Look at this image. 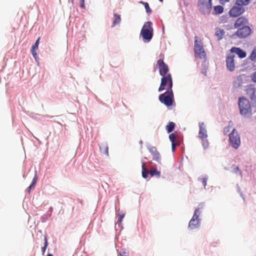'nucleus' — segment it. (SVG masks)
<instances>
[{"label": "nucleus", "instance_id": "nucleus-36", "mask_svg": "<svg viewBox=\"0 0 256 256\" xmlns=\"http://www.w3.org/2000/svg\"><path fill=\"white\" fill-rule=\"evenodd\" d=\"M233 172L235 174H238L241 176H242V172L240 170L238 166H236L233 169Z\"/></svg>", "mask_w": 256, "mask_h": 256}, {"label": "nucleus", "instance_id": "nucleus-6", "mask_svg": "<svg viewBox=\"0 0 256 256\" xmlns=\"http://www.w3.org/2000/svg\"><path fill=\"white\" fill-rule=\"evenodd\" d=\"M202 213L200 210H194L192 218L188 222V228L190 230L198 229L200 226V218L199 216Z\"/></svg>", "mask_w": 256, "mask_h": 256}, {"label": "nucleus", "instance_id": "nucleus-9", "mask_svg": "<svg viewBox=\"0 0 256 256\" xmlns=\"http://www.w3.org/2000/svg\"><path fill=\"white\" fill-rule=\"evenodd\" d=\"M251 32L252 30L250 27L245 26L238 28L232 36H236L240 38H244L250 36Z\"/></svg>", "mask_w": 256, "mask_h": 256}, {"label": "nucleus", "instance_id": "nucleus-56", "mask_svg": "<svg viewBox=\"0 0 256 256\" xmlns=\"http://www.w3.org/2000/svg\"><path fill=\"white\" fill-rule=\"evenodd\" d=\"M160 2H162L164 0H158Z\"/></svg>", "mask_w": 256, "mask_h": 256}, {"label": "nucleus", "instance_id": "nucleus-46", "mask_svg": "<svg viewBox=\"0 0 256 256\" xmlns=\"http://www.w3.org/2000/svg\"><path fill=\"white\" fill-rule=\"evenodd\" d=\"M30 116L32 117V118H35L36 119V116H39V114H34V113H33V112H32L30 114Z\"/></svg>", "mask_w": 256, "mask_h": 256}, {"label": "nucleus", "instance_id": "nucleus-3", "mask_svg": "<svg viewBox=\"0 0 256 256\" xmlns=\"http://www.w3.org/2000/svg\"><path fill=\"white\" fill-rule=\"evenodd\" d=\"M238 105L240 113L242 116L246 118H249L252 116V108L248 99L244 96L240 97Z\"/></svg>", "mask_w": 256, "mask_h": 256}, {"label": "nucleus", "instance_id": "nucleus-17", "mask_svg": "<svg viewBox=\"0 0 256 256\" xmlns=\"http://www.w3.org/2000/svg\"><path fill=\"white\" fill-rule=\"evenodd\" d=\"M100 150L104 154L108 155V147L106 142L101 143L99 144Z\"/></svg>", "mask_w": 256, "mask_h": 256}, {"label": "nucleus", "instance_id": "nucleus-25", "mask_svg": "<svg viewBox=\"0 0 256 256\" xmlns=\"http://www.w3.org/2000/svg\"><path fill=\"white\" fill-rule=\"evenodd\" d=\"M250 1V0H236L235 4L236 5L242 6H243L248 5Z\"/></svg>", "mask_w": 256, "mask_h": 256}, {"label": "nucleus", "instance_id": "nucleus-18", "mask_svg": "<svg viewBox=\"0 0 256 256\" xmlns=\"http://www.w3.org/2000/svg\"><path fill=\"white\" fill-rule=\"evenodd\" d=\"M247 94L250 95V98L252 102L256 101V90L254 88H251L247 90Z\"/></svg>", "mask_w": 256, "mask_h": 256}, {"label": "nucleus", "instance_id": "nucleus-35", "mask_svg": "<svg viewBox=\"0 0 256 256\" xmlns=\"http://www.w3.org/2000/svg\"><path fill=\"white\" fill-rule=\"evenodd\" d=\"M228 19V16L227 14L222 15L220 18V22L222 23L226 22Z\"/></svg>", "mask_w": 256, "mask_h": 256}, {"label": "nucleus", "instance_id": "nucleus-32", "mask_svg": "<svg viewBox=\"0 0 256 256\" xmlns=\"http://www.w3.org/2000/svg\"><path fill=\"white\" fill-rule=\"evenodd\" d=\"M125 214L124 213H122V214H120L118 216V226H122V218H124Z\"/></svg>", "mask_w": 256, "mask_h": 256}, {"label": "nucleus", "instance_id": "nucleus-52", "mask_svg": "<svg viewBox=\"0 0 256 256\" xmlns=\"http://www.w3.org/2000/svg\"><path fill=\"white\" fill-rule=\"evenodd\" d=\"M47 256H53V254L50 253H49L48 254Z\"/></svg>", "mask_w": 256, "mask_h": 256}, {"label": "nucleus", "instance_id": "nucleus-57", "mask_svg": "<svg viewBox=\"0 0 256 256\" xmlns=\"http://www.w3.org/2000/svg\"><path fill=\"white\" fill-rule=\"evenodd\" d=\"M74 0H72V2H73Z\"/></svg>", "mask_w": 256, "mask_h": 256}, {"label": "nucleus", "instance_id": "nucleus-44", "mask_svg": "<svg viewBox=\"0 0 256 256\" xmlns=\"http://www.w3.org/2000/svg\"><path fill=\"white\" fill-rule=\"evenodd\" d=\"M204 206V203H202V202L198 204V207L197 208H196L195 210H198H198H200V209L202 208Z\"/></svg>", "mask_w": 256, "mask_h": 256}, {"label": "nucleus", "instance_id": "nucleus-1", "mask_svg": "<svg viewBox=\"0 0 256 256\" xmlns=\"http://www.w3.org/2000/svg\"><path fill=\"white\" fill-rule=\"evenodd\" d=\"M157 65L158 66L160 74L162 76L158 90V92H162L166 89L167 84L172 83V79L171 74H168L169 70L168 66L163 60L159 59L157 61Z\"/></svg>", "mask_w": 256, "mask_h": 256}, {"label": "nucleus", "instance_id": "nucleus-23", "mask_svg": "<svg viewBox=\"0 0 256 256\" xmlns=\"http://www.w3.org/2000/svg\"><path fill=\"white\" fill-rule=\"evenodd\" d=\"M114 19L112 22V26H114L116 25L119 24L121 21V18L120 14L116 13L114 14Z\"/></svg>", "mask_w": 256, "mask_h": 256}, {"label": "nucleus", "instance_id": "nucleus-31", "mask_svg": "<svg viewBox=\"0 0 256 256\" xmlns=\"http://www.w3.org/2000/svg\"><path fill=\"white\" fill-rule=\"evenodd\" d=\"M40 38H38L37 40L35 42L34 44L32 45V50H35L38 49L39 42H40Z\"/></svg>", "mask_w": 256, "mask_h": 256}, {"label": "nucleus", "instance_id": "nucleus-43", "mask_svg": "<svg viewBox=\"0 0 256 256\" xmlns=\"http://www.w3.org/2000/svg\"><path fill=\"white\" fill-rule=\"evenodd\" d=\"M252 80L254 82H256V72L252 76Z\"/></svg>", "mask_w": 256, "mask_h": 256}, {"label": "nucleus", "instance_id": "nucleus-53", "mask_svg": "<svg viewBox=\"0 0 256 256\" xmlns=\"http://www.w3.org/2000/svg\"><path fill=\"white\" fill-rule=\"evenodd\" d=\"M80 2L84 3V0H80Z\"/></svg>", "mask_w": 256, "mask_h": 256}, {"label": "nucleus", "instance_id": "nucleus-54", "mask_svg": "<svg viewBox=\"0 0 256 256\" xmlns=\"http://www.w3.org/2000/svg\"><path fill=\"white\" fill-rule=\"evenodd\" d=\"M140 144H142V140H140Z\"/></svg>", "mask_w": 256, "mask_h": 256}, {"label": "nucleus", "instance_id": "nucleus-39", "mask_svg": "<svg viewBox=\"0 0 256 256\" xmlns=\"http://www.w3.org/2000/svg\"><path fill=\"white\" fill-rule=\"evenodd\" d=\"M180 142H179L178 144H172V152H175L176 146L180 145Z\"/></svg>", "mask_w": 256, "mask_h": 256}, {"label": "nucleus", "instance_id": "nucleus-11", "mask_svg": "<svg viewBox=\"0 0 256 256\" xmlns=\"http://www.w3.org/2000/svg\"><path fill=\"white\" fill-rule=\"evenodd\" d=\"M147 148L149 152L152 156V160L156 161L158 164H160V155L158 152L157 150L156 147L148 144L147 146Z\"/></svg>", "mask_w": 256, "mask_h": 256}, {"label": "nucleus", "instance_id": "nucleus-16", "mask_svg": "<svg viewBox=\"0 0 256 256\" xmlns=\"http://www.w3.org/2000/svg\"><path fill=\"white\" fill-rule=\"evenodd\" d=\"M230 52L232 53H235L240 58H244L246 56V52L240 48L232 47L230 49Z\"/></svg>", "mask_w": 256, "mask_h": 256}, {"label": "nucleus", "instance_id": "nucleus-40", "mask_svg": "<svg viewBox=\"0 0 256 256\" xmlns=\"http://www.w3.org/2000/svg\"><path fill=\"white\" fill-rule=\"evenodd\" d=\"M52 210H53V208H52V206H50L49 209L47 211L46 214H47V216H49L50 218L51 216H52Z\"/></svg>", "mask_w": 256, "mask_h": 256}, {"label": "nucleus", "instance_id": "nucleus-48", "mask_svg": "<svg viewBox=\"0 0 256 256\" xmlns=\"http://www.w3.org/2000/svg\"><path fill=\"white\" fill-rule=\"evenodd\" d=\"M42 117L44 118H52L54 116H48V115H44L42 116Z\"/></svg>", "mask_w": 256, "mask_h": 256}, {"label": "nucleus", "instance_id": "nucleus-4", "mask_svg": "<svg viewBox=\"0 0 256 256\" xmlns=\"http://www.w3.org/2000/svg\"><path fill=\"white\" fill-rule=\"evenodd\" d=\"M153 32L152 22L150 21L145 22L140 32V36L144 42L148 43L152 40L154 35Z\"/></svg>", "mask_w": 256, "mask_h": 256}, {"label": "nucleus", "instance_id": "nucleus-45", "mask_svg": "<svg viewBox=\"0 0 256 256\" xmlns=\"http://www.w3.org/2000/svg\"><path fill=\"white\" fill-rule=\"evenodd\" d=\"M230 126H228L224 128V133L226 134L228 132H230Z\"/></svg>", "mask_w": 256, "mask_h": 256}, {"label": "nucleus", "instance_id": "nucleus-26", "mask_svg": "<svg viewBox=\"0 0 256 256\" xmlns=\"http://www.w3.org/2000/svg\"><path fill=\"white\" fill-rule=\"evenodd\" d=\"M150 176L152 177L156 176L158 178H160V172L156 168H154L150 171Z\"/></svg>", "mask_w": 256, "mask_h": 256}, {"label": "nucleus", "instance_id": "nucleus-47", "mask_svg": "<svg viewBox=\"0 0 256 256\" xmlns=\"http://www.w3.org/2000/svg\"><path fill=\"white\" fill-rule=\"evenodd\" d=\"M220 3L224 5L225 4L228 2H229L230 0H218Z\"/></svg>", "mask_w": 256, "mask_h": 256}, {"label": "nucleus", "instance_id": "nucleus-38", "mask_svg": "<svg viewBox=\"0 0 256 256\" xmlns=\"http://www.w3.org/2000/svg\"><path fill=\"white\" fill-rule=\"evenodd\" d=\"M237 188H238V192L240 194V196L244 200V196L242 193V192L241 191L240 187L238 186V184L236 185Z\"/></svg>", "mask_w": 256, "mask_h": 256}, {"label": "nucleus", "instance_id": "nucleus-34", "mask_svg": "<svg viewBox=\"0 0 256 256\" xmlns=\"http://www.w3.org/2000/svg\"><path fill=\"white\" fill-rule=\"evenodd\" d=\"M50 218L46 214H44L40 218V220L42 222H45Z\"/></svg>", "mask_w": 256, "mask_h": 256}, {"label": "nucleus", "instance_id": "nucleus-12", "mask_svg": "<svg viewBox=\"0 0 256 256\" xmlns=\"http://www.w3.org/2000/svg\"><path fill=\"white\" fill-rule=\"evenodd\" d=\"M234 56L233 54L228 56L226 59V65L227 69L230 72H233L234 70L235 64L234 62Z\"/></svg>", "mask_w": 256, "mask_h": 256}, {"label": "nucleus", "instance_id": "nucleus-27", "mask_svg": "<svg viewBox=\"0 0 256 256\" xmlns=\"http://www.w3.org/2000/svg\"><path fill=\"white\" fill-rule=\"evenodd\" d=\"M200 139L202 140V146L204 150L208 149V148L209 147V142H208L207 138H200Z\"/></svg>", "mask_w": 256, "mask_h": 256}, {"label": "nucleus", "instance_id": "nucleus-28", "mask_svg": "<svg viewBox=\"0 0 256 256\" xmlns=\"http://www.w3.org/2000/svg\"><path fill=\"white\" fill-rule=\"evenodd\" d=\"M36 180H37V176L36 174H35L34 176V178L32 179V183L30 184L28 188V192H30L31 190L33 188L34 186L36 184Z\"/></svg>", "mask_w": 256, "mask_h": 256}, {"label": "nucleus", "instance_id": "nucleus-37", "mask_svg": "<svg viewBox=\"0 0 256 256\" xmlns=\"http://www.w3.org/2000/svg\"><path fill=\"white\" fill-rule=\"evenodd\" d=\"M144 6L145 8L146 13L150 14L152 12V10L150 8L149 4L148 2L144 4Z\"/></svg>", "mask_w": 256, "mask_h": 256}, {"label": "nucleus", "instance_id": "nucleus-5", "mask_svg": "<svg viewBox=\"0 0 256 256\" xmlns=\"http://www.w3.org/2000/svg\"><path fill=\"white\" fill-rule=\"evenodd\" d=\"M198 6L201 14L208 15L212 10V0H198Z\"/></svg>", "mask_w": 256, "mask_h": 256}, {"label": "nucleus", "instance_id": "nucleus-19", "mask_svg": "<svg viewBox=\"0 0 256 256\" xmlns=\"http://www.w3.org/2000/svg\"><path fill=\"white\" fill-rule=\"evenodd\" d=\"M142 175L144 178H147L148 177L149 174L150 175V172H149L145 166L144 162H142Z\"/></svg>", "mask_w": 256, "mask_h": 256}, {"label": "nucleus", "instance_id": "nucleus-24", "mask_svg": "<svg viewBox=\"0 0 256 256\" xmlns=\"http://www.w3.org/2000/svg\"><path fill=\"white\" fill-rule=\"evenodd\" d=\"M176 124L174 122H169L166 126V130L168 133L172 132L174 129Z\"/></svg>", "mask_w": 256, "mask_h": 256}, {"label": "nucleus", "instance_id": "nucleus-50", "mask_svg": "<svg viewBox=\"0 0 256 256\" xmlns=\"http://www.w3.org/2000/svg\"><path fill=\"white\" fill-rule=\"evenodd\" d=\"M232 122L231 120H230L228 122V126H230V128L231 126H232Z\"/></svg>", "mask_w": 256, "mask_h": 256}, {"label": "nucleus", "instance_id": "nucleus-13", "mask_svg": "<svg viewBox=\"0 0 256 256\" xmlns=\"http://www.w3.org/2000/svg\"><path fill=\"white\" fill-rule=\"evenodd\" d=\"M246 78V75L244 74L238 76L233 82V87L235 88H241Z\"/></svg>", "mask_w": 256, "mask_h": 256}, {"label": "nucleus", "instance_id": "nucleus-55", "mask_svg": "<svg viewBox=\"0 0 256 256\" xmlns=\"http://www.w3.org/2000/svg\"><path fill=\"white\" fill-rule=\"evenodd\" d=\"M162 31L164 32V26H162Z\"/></svg>", "mask_w": 256, "mask_h": 256}, {"label": "nucleus", "instance_id": "nucleus-8", "mask_svg": "<svg viewBox=\"0 0 256 256\" xmlns=\"http://www.w3.org/2000/svg\"><path fill=\"white\" fill-rule=\"evenodd\" d=\"M194 52L196 56L198 57L200 59L206 60V58L202 43L197 40H194Z\"/></svg>", "mask_w": 256, "mask_h": 256}, {"label": "nucleus", "instance_id": "nucleus-33", "mask_svg": "<svg viewBox=\"0 0 256 256\" xmlns=\"http://www.w3.org/2000/svg\"><path fill=\"white\" fill-rule=\"evenodd\" d=\"M250 58L252 60L254 61L256 59V50H253L250 56Z\"/></svg>", "mask_w": 256, "mask_h": 256}, {"label": "nucleus", "instance_id": "nucleus-49", "mask_svg": "<svg viewBox=\"0 0 256 256\" xmlns=\"http://www.w3.org/2000/svg\"><path fill=\"white\" fill-rule=\"evenodd\" d=\"M80 7L82 8H85L84 3L80 2Z\"/></svg>", "mask_w": 256, "mask_h": 256}, {"label": "nucleus", "instance_id": "nucleus-2", "mask_svg": "<svg viewBox=\"0 0 256 256\" xmlns=\"http://www.w3.org/2000/svg\"><path fill=\"white\" fill-rule=\"evenodd\" d=\"M172 83L167 84L168 88L166 90L158 96L160 102L166 106H172L174 102V93L172 90Z\"/></svg>", "mask_w": 256, "mask_h": 256}, {"label": "nucleus", "instance_id": "nucleus-22", "mask_svg": "<svg viewBox=\"0 0 256 256\" xmlns=\"http://www.w3.org/2000/svg\"><path fill=\"white\" fill-rule=\"evenodd\" d=\"M224 30L220 29L217 28L216 29L215 34L217 36L218 40H220L222 38L224 34Z\"/></svg>", "mask_w": 256, "mask_h": 256}, {"label": "nucleus", "instance_id": "nucleus-14", "mask_svg": "<svg viewBox=\"0 0 256 256\" xmlns=\"http://www.w3.org/2000/svg\"><path fill=\"white\" fill-rule=\"evenodd\" d=\"M199 132L198 136L200 138H207V131L203 122H199Z\"/></svg>", "mask_w": 256, "mask_h": 256}, {"label": "nucleus", "instance_id": "nucleus-20", "mask_svg": "<svg viewBox=\"0 0 256 256\" xmlns=\"http://www.w3.org/2000/svg\"><path fill=\"white\" fill-rule=\"evenodd\" d=\"M224 8L222 6H216L214 7L213 14L215 15L220 14L224 12Z\"/></svg>", "mask_w": 256, "mask_h": 256}, {"label": "nucleus", "instance_id": "nucleus-42", "mask_svg": "<svg viewBox=\"0 0 256 256\" xmlns=\"http://www.w3.org/2000/svg\"><path fill=\"white\" fill-rule=\"evenodd\" d=\"M120 256H127L126 250L124 249L122 250V252L119 254Z\"/></svg>", "mask_w": 256, "mask_h": 256}, {"label": "nucleus", "instance_id": "nucleus-10", "mask_svg": "<svg viewBox=\"0 0 256 256\" xmlns=\"http://www.w3.org/2000/svg\"><path fill=\"white\" fill-rule=\"evenodd\" d=\"M244 12V8L236 5L230 10L228 13L230 17L236 18L242 14Z\"/></svg>", "mask_w": 256, "mask_h": 256}, {"label": "nucleus", "instance_id": "nucleus-21", "mask_svg": "<svg viewBox=\"0 0 256 256\" xmlns=\"http://www.w3.org/2000/svg\"><path fill=\"white\" fill-rule=\"evenodd\" d=\"M178 138L179 136L177 132H174L169 135V139L172 144H178L179 142H180V141L178 142H176V139Z\"/></svg>", "mask_w": 256, "mask_h": 256}, {"label": "nucleus", "instance_id": "nucleus-51", "mask_svg": "<svg viewBox=\"0 0 256 256\" xmlns=\"http://www.w3.org/2000/svg\"><path fill=\"white\" fill-rule=\"evenodd\" d=\"M139 3H140V4H142L144 5V4L146 3V2H143V1H140V2H139Z\"/></svg>", "mask_w": 256, "mask_h": 256}, {"label": "nucleus", "instance_id": "nucleus-41", "mask_svg": "<svg viewBox=\"0 0 256 256\" xmlns=\"http://www.w3.org/2000/svg\"><path fill=\"white\" fill-rule=\"evenodd\" d=\"M31 52H32V55L34 56V58L35 60L36 61H37L38 56H37V54L36 52V50H31Z\"/></svg>", "mask_w": 256, "mask_h": 256}, {"label": "nucleus", "instance_id": "nucleus-15", "mask_svg": "<svg viewBox=\"0 0 256 256\" xmlns=\"http://www.w3.org/2000/svg\"><path fill=\"white\" fill-rule=\"evenodd\" d=\"M248 23V20L244 16L239 17L235 21L234 23V28H238L241 26H244V24Z\"/></svg>", "mask_w": 256, "mask_h": 256}, {"label": "nucleus", "instance_id": "nucleus-7", "mask_svg": "<svg viewBox=\"0 0 256 256\" xmlns=\"http://www.w3.org/2000/svg\"><path fill=\"white\" fill-rule=\"evenodd\" d=\"M229 143L234 149H238L240 144V134L236 128H234L228 135Z\"/></svg>", "mask_w": 256, "mask_h": 256}, {"label": "nucleus", "instance_id": "nucleus-29", "mask_svg": "<svg viewBox=\"0 0 256 256\" xmlns=\"http://www.w3.org/2000/svg\"><path fill=\"white\" fill-rule=\"evenodd\" d=\"M44 245L42 248V255H44L45 252L46 250V249L48 246V238H47L46 236H45L44 237Z\"/></svg>", "mask_w": 256, "mask_h": 256}, {"label": "nucleus", "instance_id": "nucleus-30", "mask_svg": "<svg viewBox=\"0 0 256 256\" xmlns=\"http://www.w3.org/2000/svg\"><path fill=\"white\" fill-rule=\"evenodd\" d=\"M208 180V176L206 175L204 177L202 178H198V180L199 181H200L202 182L204 188H206V186Z\"/></svg>", "mask_w": 256, "mask_h": 256}]
</instances>
